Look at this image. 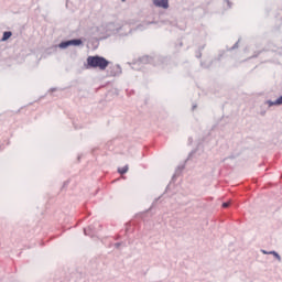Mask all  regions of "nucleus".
<instances>
[{
	"mask_svg": "<svg viewBox=\"0 0 282 282\" xmlns=\"http://www.w3.org/2000/svg\"><path fill=\"white\" fill-rule=\"evenodd\" d=\"M269 254H273L278 261H281V256L276 251H269Z\"/></svg>",
	"mask_w": 282,
	"mask_h": 282,
	"instance_id": "11",
	"label": "nucleus"
},
{
	"mask_svg": "<svg viewBox=\"0 0 282 282\" xmlns=\"http://www.w3.org/2000/svg\"><path fill=\"white\" fill-rule=\"evenodd\" d=\"M226 1V3H227V7L228 8H232V2H230V0H225Z\"/></svg>",
	"mask_w": 282,
	"mask_h": 282,
	"instance_id": "17",
	"label": "nucleus"
},
{
	"mask_svg": "<svg viewBox=\"0 0 282 282\" xmlns=\"http://www.w3.org/2000/svg\"><path fill=\"white\" fill-rule=\"evenodd\" d=\"M12 36V31H4L3 35L1 37V41L4 43L6 41H8L9 39H11Z\"/></svg>",
	"mask_w": 282,
	"mask_h": 282,
	"instance_id": "7",
	"label": "nucleus"
},
{
	"mask_svg": "<svg viewBox=\"0 0 282 282\" xmlns=\"http://www.w3.org/2000/svg\"><path fill=\"white\" fill-rule=\"evenodd\" d=\"M262 254H270V252L265 251V250H261Z\"/></svg>",
	"mask_w": 282,
	"mask_h": 282,
	"instance_id": "19",
	"label": "nucleus"
},
{
	"mask_svg": "<svg viewBox=\"0 0 282 282\" xmlns=\"http://www.w3.org/2000/svg\"><path fill=\"white\" fill-rule=\"evenodd\" d=\"M239 43H241V39H239L230 48H228V52L239 50Z\"/></svg>",
	"mask_w": 282,
	"mask_h": 282,
	"instance_id": "9",
	"label": "nucleus"
},
{
	"mask_svg": "<svg viewBox=\"0 0 282 282\" xmlns=\"http://www.w3.org/2000/svg\"><path fill=\"white\" fill-rule=\"evenodd\" d=\"M276 106L282 105V95L275 100Z\"/></svg>",
	"mask_w": 282,
	"mask_h": 282,
	"instance_id": "14",
	"label": "nucleus"
},
{
	"mask_svg": "<svg viewBox=\"0 0 282 282\" xmlns=\"http://www.w3.org/2000/svg\"><path fill=\"white\" fill-rule=\"evenodd\" d=\"M59 50H67V47H72L69 40L63 41L58 44Z\"/></svg>",
	"mask_w": 282,
	"mask_h": 282,
	"instance_id": "6",
	"label": "nucleus"
},
{
	"mask_svg": "<svg viewBox=\"0 0 282 282\" xmlns=\"http://www.w3.org/2000/svg\"><path fill=\"white\" fill-rule=\"evenodd\" d=\"M139 61H140V63L147 64V63H150L151 57L149 55H145V56L140 57Z\"/></svg>",
	"mask_w": 282,
	"mask_h": 282,
	"instance_id": "10",
	"label": "nucleus"
},
{
	"mask_svg": "<svg viewBox=\"0 0 282 282\" xmlns=\"http://www.w3.org/2000/svg\"><path fill=\"white\" fill-rule=\"evenodd\" d=\"M180 45H181V47H182L183 44L181 43Z\"/></svg>",
	"mask_w": 282,
	"mask_h": 282,
	"instance_id": "24",
	"label": "nucleus"
},
{
	"mask_svg": "<svg viewBox=\"0 0 282 282\" xmlns=\"http://www.w3.org/2000/svg\"><path fill=\"white\" fill-rule=\"evenodd\" d=\"M261 116H265V112H261Z\"/></svg>",
	"mask_w": 282,
	"mask_h": 282,
	"instance_id": "21",
	"label": "nucleus"
},
{
	"mask_svg": "<svg viewBox=\"0 0 282 282\" xmlns=\"http://www.w3.org/2000/svg\"><path fill=\"white\" fill-rule=\"evenodd\" d=\"M122 2L127 1V0H121Z\"/></svg>",
	"mask_w": 282,
	"mask_h": 282,
	"instance_id": "23",
	"label": "nucleus"
},
{
	"mask_svg": "<svg viewBox=\"0 0 282 282\" xmlns=\"http://www.w3.org/2000/svg\"><path fill=\"white\" fill-rule=\"evenodd\" d=\"M267 105H269V107H274V106H276V100H274V101L267 100Z\"/></svg>",
	"mask_w": 282,
	"mask_h": 282,
	"instance_id": "13",
	"label": "nucleus"
},
{
	"mask_svg": "<svg viewBox=\"0 0 282 282\" xmlns=\"http://www.w3.org/2000/svg\"><path fill=\"white\" fill-rule=\"evenodd\" d=\"M230 207V203L226 202V203H223V208H229Z\"/></svg>",
	"mask_w": 282,
	"mask_h": 282,
	"instance_id": "15",
	"label": "nucleus"
},
{
	"mask_svg": "<svg viewBox=\"0 0 282 282\" xmlns=\"http://www.w3.org/2000/svg\"><path fill=\"white\" fill-rule=\"evenodd\" d=\"M195 109H197V104H194L192 107V111H195Z\"/></svg>",
	"mask_w": 282,
	"mask_h": 282,
	"instance_id": "18",
	"label": "nucleus"
},
{
	"mask_svg": "<svg viewBox=\"0 0 282 282\" xmlns=\"http://www.w3.org/2000/svg\"><path fill=\"white\" fill-rule=\"evenodd\" d=\"M51 90H52V91H56V88H52Z\"/></svg>",
	"mask_w": 282,
	"mask_h": 282,
	"instance_id": "20",
	"label": "nucleus"
},
{
	"mask_svg": "<svg viewBox=\"0 0 282 282\" xmlns=\"http://www.w3.org/2000/svg\"><path fill=\"white\" fill-rule=\"evenodd\" d=\"M86 61V69H100L101 72H105L111 64V62L100 55L88 56Z\"/></svg>",
	"mask_w": 282,
	"mask_h": 282,
	"instance_id": "1",
	"label": "nucleus"
},
{
	"mask_svg": "<svg viewBox=\"0 0 282 282\" xmlns=\"http://www.w3.org/2000/svg\"><path fill=\"white\" fill-rule=\"evenodd\" d=\"M70 46L73 45L74 47H80L83 45V40L82 39H73L69 40Z\"/></svg>",
	"mask_w": 282,
	"mask_h": 282,
	"instance_id": "5",
	"label": "nucleus"
},
{
	"mask_svg": "<svg viewBox=\"0 0 282 282\" xmlns=\"http://www.w3.org/2000/svg\"><path fill=\"white\" fill-rule=\"evenodd\" d=\"M66 185H67V182L64 183V186H66Z\"/></svg>",
	"mask_w": 282,
	"mask_h": 282,
	"instance_id": "22",
	"label": "nucleus"
},
{
	"mask_svg": "<svg viewBox=\"0 0 282 282\" xmlns=\"http://www.w3.org/2000/svg\"><path fill=\"white\" fill-rule=\"evenodd\" d=\"M120 74H122V67L120 65L116 64L110 67V76H120Z\"/></svg>",
	"mask_w": 282,
	"mask_h": 282,
	"instance_id": "4",
	"label": "nucleus"
},
{
	"mask_svg": "<svg viewBox=\"0 0 282 282\" xmlns=\"http://www.w3.org/2000/svg\"><path fill=\"white\" fill-rule=\"evenodd\" d=\"M205 45L200 46L196 53V58H202V50H204Z\"/></svg>",
	"mask_w": 282,
	"mask_h": 282,
	"instance_id": "12",
	"label": "nucleus"
},
{
	"mask_svg": "<svg viewBox=\"0 0 282 282\" xmlns=\"http://www.w3.org/2000/svg\"><path fill=\"white\" fill-rule=\"evenodd\" d=\"M96 226H100V224L95 223V225H90L87 228H84V235L87 237H96L98 234V229H96Z\"/></svg>",
	"mask_w": 282,
	"mask_h": 282,
	"instance_id": "2",
	"label": "nucleus"
},
{
	"mask_svg": "<svg viewBox=\"0 0 282 282\" xmlns=\"http://www.w3.org/2000/svg\"><path fill=\"white\" fill-rule=\"evenodd\" d=\"M156 8H163V10H169V0H153Z\"/></svg>",
	"mask_w": 282,
	"mask_h": 282,
	"instance_id": "3",
	"label": "nucleus"
},
{
	"mask_svg": "<svg viewBox=\"0 0 282 282\" xmlns=\"http://www.w3.org/2000/svg\"><path fill=\"white\" fill-rule=\"evenodd\" d=\"M120 246H122V242H116L115 243V248L118 250V249H120Z\"/></svg>",
	"mask_w": 282,
	"mask_h": 282,
	"instance_id": "16",
	"label": "nucleus"
},
{
	"mask_svg": "<svg viewBox=\"0 0 282 282\" xmlns=\"http://www.w3.org/2000/svg\"><path fill=\"white\" fill-rule=\"evenodd\" d=\"M128 171H129V165H124L123 167L118 169V173L120 175H124L126 173H128Z\"/></svg>",
	"mask_w": 282,
	"mask_h": 282,
	"instance_id": "8",
	"label": "nucleus"
}]
</instances>
